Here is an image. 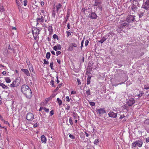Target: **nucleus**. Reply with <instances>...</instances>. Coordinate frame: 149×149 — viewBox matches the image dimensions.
I'll list each match as a JSON object with an SVG mask.
<instances>
[{"label": "nucleus", "mask_w": 149, "mask_h": 149, "mask_svg": "<svg viewBox=\"0 0 149 149\" xmlns=\"http://www.w3.org/2000/svg\"><path fill=\"white\" fill-rule=\"evenodd\" d=\"M76 93V92L74 91H72L71 92V94H74Z\"/></svg>", "instance_id": "59"}, {"label": "nucleus", "mask_w": 149, "mask_h": 149, "mask_svg": "<svg viewBox=\"0 0 149 149\" xmlns=\"http://www.w3.org/2000/svg\"><path fill=\"white\" fill-rule=\"evenodd\" d=\"M107 39V38H105L104 37H103L100 40L98 41V42L102 44Z\"/></svg>", "instance_id": "21"}, {"label": "nucleus", "mask_w": 149, "mask_h": 149, "mask_svg": "<svg viewBox=\"0 0 149 149\" xmlns=\"http://www.w3.org/2000/svg\"><path fill=\"white\" fill-rule=\"evenodd\" d=\"M39 32L40 30L39 29H35L32 31L33 36L35 40H36L37 39V37L39 34Z\"/></svg>", "instance_id": "4"}, {"label": "nucleus", "mask_w": 149, "mask_h": 149, "mask_svg": "<svg viewBox=\"0 0 149 149\" xmlns=\"http://www.w3.org/2000/svg\"><path fill=\"white\" fill-rule=\"evenodd\" d=\"M48 30L49 31L50 33H52L53 32V29L52 25H49L48 27Z\"/></svg>", "instance_id": "25"}, {"label": "nucleus", "mask_w": 149, "mask_h": 149, "mask_svg": "<svg viewBox=\"0 0 149 149\" xmlns=\"http://www.w3.org/2000/svg\"><path fill=\"white\" fill-rule=\"evenodd\" d=\"M53 49L56 51H57L58 49L57 46L56 45L55 46L53 47Z\"/></svg>", "instance_id": "52"}, {"label": "nucleus", "mask_w": 149, "mask_h": 149, "mask_svg": "<svg viewBox=\"0 0 149 149\" xmlns=\"http://www.w3.org/2000/svg\"><path fill=\"white\" fill-rule=\"evenodd\" d=\"M89 16L90 18L91 19H96L97 17L95 13L94 12L91 13L89 14Z\"/></svg>", "instance_id": "16"}, {"label": "nucleus", "mask_w": 149, "mask_h": 149, "mask_svg": "<svg viewBox=\"0 0 149 149\" xmlns=\"http://www.w3.org/2000/svg\"><path fill=\"white\" fill-rule=\"evenodd\" d=\"M1 81L0 80V81ZM0 86L2 87L3 89H7L8 88V87L7 86L5 85L3 83L0 82Z\"/></svg>", "instance_id": "19"}, {"label": "nucleus", "mask_w": 149, "mask_h": 149, "mask_svg": "<svg viewBox=\"0 0 149 149\" xmlns=\"http://www.w3.org/2000/svg\"><path fill=\"white\" fill-rule=\"evenodd\" d=\"M91 78V77H90L89 78V77H88L87 78V85H88L89 84H90V83L91 81H90V79Z\"/></svg>", "instance_id": "38"}, {"label": "nucleus", "mask_w": 149, "mask_h": 149, "mask_svg": "<svg viewBox=\"0 0 149 149\" xmlns=\"http://www.w3.org/2000/svg\"><path fill=\"white\" fill-rule=\"evenodd\" d=\"M57 48H58V50H61V45H60V44H58L57 45Z\"/></svg>", "instance_id": "45"}, {"label": "nucleus", "mask_w": 149, "mask_h": 149, "mask_svg": "<svg viewBox=\"0 0 149 149\" xmlns=\"http://www.w3.org/2000/svg\"><path fill=\"white\" fill-rule=\"evenodd\" d=\"M128 25V23H123L121 24L120 26V27L122 28H123Z\"/></svg>", "instance_id": "24"}, {"label": "nucleus", "mask_w": 149, "mask_h": 149, "mask_svg": "<svg viewBox=\"0 0 149 149\" xmlns=\"http://www.w3.org/2000/svg\"><path fill=\"white\" fill-rule=\"evenodd\" d=\"M136 145L138 146L139 147L142 146L143 144V141L142 140L140 139L136 141Z\"/></svg>", "instance_id": "14"}, {"label": "nucleus", "mask_w": 149, "mask_h": 149, "mask_svg": "<svg viewBox=\"0 0 149 149\" xmlns=\"http://www.w3.org/2000/svg\"><path fill=\"white\" fill-rule=\"evenodd\" d=\"M49 113H50V114L51 116H52L54 114V111L53 110H52V111H50Z\"/></svg>", "instance_id": "54"}, {"label": "nucleus", "mask_w": 149, "mask_h": 149, "mask_svg": "<svg viewBox=\"0 0 149 149\" xmlns=\"http://www.w3.org/2000/svg\"><path fill=\"white\" fill-rule=\"evenodd\" d=\"M135 102L134 99L133 98H130L129 100L127 102L128 105L129 106H131Z\"/></svg>", "instance_id": "9"}, {"label": "nucleus", "mask_w": 149, "mask_h": 149, "mask_svg": "<svg viewBox=\"0 0 149 149\" xmlns=\"http://www.w3.org/2000/svg\"><path fill=\"white\" fill-rule=\"evenodd\" d=\"M73 47H77V45L75 43H71L69 46L68 48V50L72 51L73 50Z\"/></svg>", "instance_id": "11"}, {"label": "nucleus", "mask_w": 149, "mask_h": 149, "mask_svg": "<svg viewBox=\"0 0 149 149\" xmlns=\"http://www.w3.org/2000/svg\"><path fill=\"white\" fill-rule=\"evenodd\" d=\"M41 139L42 142L45 143L46 142V139L45 136L44 135H42L41 136Z\"/></svg>", "instance_id": "20"}, {"label": "nucleus", "mask_w": 149, "mask_h": 149, "mask_svg": "<svg viewBox=\"0 0 149 149\" xmlns=\"http://www.w3.org/2000/svg\"><path fill=\"white\" fill-rule=\"evenodd\" d=\"M38 124H37V123H36L35 124H34V125H33V127L35 128V127H37V126H38Z\"/></svg>", "instance_id": "61"}, {"label": "nucleus", "mask_w": 149, "mask_h": 149, "mask_svg": "<svg viewBox=\"0 0 149 149\" xmlns=\"http://www.w3.org/2000/svg\"><path fill=\"white\" fill-rule=\"evenodd\" d=\"M95 2H96V4H97L98 5H100L102 3V1L101 0H95Z\"/></svg>", "instance_id": "28"}, {"label": "nucleus", "mask_w": 149, "mask_h": 149, "mask_svg": "<svg viewBox=\"0 0 149 149\" xmlns=\"http://www.w3.org/2000/svg\"><path fill=\"white\" fill-rule=\"evenodd\" d=\"M77 81L78 83V85H80L81 84V82L80 81V80L79 79H77Z\"/></svg>", "instance_id": "53"}, {"label": "nucleus", "mask_w": 149, "mask_h": 149, "mask_svg": "<svg viewBox=\"0 0 149 149\" xmlns=\"http://www.w3.org/2000/svg\"><path fill=\"white\" fill-rule=\"evenodd\" d=\"M145 12V11H143V12H140L139 14V17L140 18L141 17L144 15Z\"/></svg>", "instance_id": "26"}, {"label": "nucleus", "mask_w": 149, "mask_h": 149, "mask_svg": "<svg viewBox=\"0 0 149 149\" xmlns=\"http://www.w3.org/2000/svg\"><path fill=\"white\" fill-rule=\"evenodd\" d=\"M65 100L66 101L68 102H69L70 101V100L69 97L68 96H67L66 97Z\"/></svg>", "instance_id": "46"}, {"label": "nucleus", "mask_w": 149, "mask_h": 149, "mask_svg": "<svg viewBox=\"0 0 149 149\" xmlns=\"http://www.w3.org/2000/svg\"><path fill=\"white\" fill-rule=\"evenodd\" d=\"M52 17H54L56 15V13L54 10H53L52 12Z\"/></svg>", "instance_id": "36"}, {"label": "nucleus", "mask_w": 149, "mask_h": 149, "mask_svg": "<svg viewBox=\"0 0 149 149\" xmlns=\"http://www.w3.org/2000/svg\"><path fill=\"white\" fill-rule=\"evenodd\" d=\"M70 16V15L69 14V13H67L65 19H68V17H69Z\"/></svg>", "instance_id": "57"}, {"label": "nucleus", "mask_w": 149, "mask_h": 149, "mask_svg": "<svg viewBox=\"0 0 149 149\" xmlns=\"http://www.w3.org/2000/svg\"><path fill=\"white\" fill-rule=\"evenodd\" d=\"M61 54V52L60 51H57L56 52V56H58Z\"/></svg>", "instance_id": "51"}, {"label": "nucleus", "mask_w": 149, "mask_h": 149, "mask_svg": "<svg viewBox=\"0 0 149 149\" xmlns=\"http://www.w3.org/2000/svg\"><path fill=\"white\" fill-rule=\"evenodd\" d=\"M57 101L59 105H61L62 104V101L59 98H57Z\"/></svg>", "instance_id": "27"}, {"label": "nucleus", "mask_w": 149, "mask_h": 149, "mask_svg": "<svg viewBox=\"0 0 149 149\" xmlns=\"http://www.w3.org/2000/svg\"><path fill=\"white\" fill-rule=\"evenodd\" d=\"M134 15H129L127 17V21L128 22H134L135 20L134 18Z\"/></svg>", "instance_id": "5"}, {"label": "nucleus", "mask_w": 149, "mask_h": 149, "mask_svg": "<svg viewBox=\"0 0 149 149\" xmlns=\"http://www.w3.org/2000/svg\"><path fill=\"white\" fill-rule=\"evenodd\" d=\"M144 3L142 5V8L146 10H149V0H147L146 1L143 0Z\"/></svg>", "instance_id": "3"}, {"label": "nucleus", "mask_w": 149, "mask_h": 149, "mask_svg": "<svg viewBox=\"0 0 149 149\" xmlns=\"http://www.w3.org/2000/svg\"><path fill=\"white\" fill-rule=\"evenodd\" d=\"M28 65V67L29 68V70L31 72H32L35 73V72L34 70V69L33 68V67L32 66V65L30 63V62H29V64H27Z\"/></svg>", "instance_id": "17"}, {"label": "nucleus", "mask_w": 149, "mask_h": 149, "mask_svg": "<svg viewBox=\"0 0 149 149\" xmlns=\"http://www.w3.org/2000/svg\"><path fill=\"white\" fill-rule=\"evenodd\" d=\"M8 49H10L11 51H12L13 52V53H15V49H14L11 48V47H10V45H9L8 46Z\"/></svg>", "instance_id": "35"}, {"label": "nucleus", "mask_w": 149, "mask_h": 149, "mask_svg": "<svg viewBox=\"0 0 149 149\" xmlns=\"http://www.w3.org/2000/svg\"><path fill=\"white\" fill-rule=\"evenodd\" d=\"M57 62H58V63L59 64H61V61H60V60H59V59H57Z\"/></svg>", "instance_id": "62"}, {"label": "nucleus", "mask_w": 149, "mask_h": 149, "mask_svg": "<svg viewBox=\"0 0 149 149\" xmlns=\"http://www.w3.org/2000/svg\"><path fill=\"white\" fill-rule=\"evenodd\" d=\"M54 81L52 79L51 81H50V83L51 85L53 87H55V86H54Z\"/></svg>", "instance_id": "32"}, {"label": "nucleus", "mask_w": 149, "mask_h": 149, "mask_svg": "<svg viewBox=\"0 0 149 149\" xmlns=\"http://www.w3.org/2000/svg\"><path fill=\"white\" fill-rule=\"evenodd\" d=\"M45 15L41 16L40 17L37 18L36 21L37 22L36 26L39 24V23L41 24L44 22V19L45 17Z\"/></svg>", "instance_id": "1"}, {"label": "nucleus", "mask_w": 149, "mask_h": 149, "mask_svg": "<svg viewBox=\"0 0 149 149\" xmlns=\"http://www.w3.org/2000/svg\"><path fill=\"white\" fill-rule=\"evenodd\" d=\"M89 42V41L88 40H86L85 41V45L86 46L88 45V43Z\"/></svg>", "instance_id": "48"}, {"label": "nucleus", "mask_w": 149, "mask_h": 149, "mask_svg": "<svg viewBox=\"0 0 149 149\" xmlns=\"http://www.w3.org/2000/svg\"><path fill=\"white\" fill-rule=\"evenodd\" d=\"M146 142L147 143L149 142V137L146 138Z\"/></svg>", "instance_id": "64"}, {"label": "nucleus", "mask_w": 149, "mask_h": 149, "mask_svg": "<svg viewBox=\"0 0 149 149\" xmlns=\"http://www.w3.org/2000/svg\"><path fill=\"white\" fill-rule=\"evenodd\" d=\"M109 116L111 118H116L117 117V114L113 112L110 111L108 114Z\"/></svg>", "instance_id": "13"}, {"label": "nucleus", "mask_w": 149, "mask_h": 149, "mask_svg": "<svg viewBox=\"0 0 149 149\" xmlns=\"http://www.w3.org/2000/svg\"><path fill=\"white\" fill-rule=\"evenodd\" d=\"M144 88L145 89L147 90L149 89V85H147V86L145 85Z\"/></svg>", "instance_id": "47"}, {"label": "nucleus", "mask_w": 149, "mask_h": 149, "mask_svg": "<svg viewBox=\"0 0 149 149\" xmlns=\"http://www.w3.org/2000/svg\"><path fill=\"white\" fill-rule=\"evenodd\" d=\"M70 108V106L69 105H68L67 107L66 108V109L67 110H68Z\"/></svg>", "instance_id": "63"}, {"label": "nucleus", "mask_w": 149, "mask_h": 149, "mask_svg": "<svg viewBox=\"0 0 149 149\" xmlns=\"http://www.w3.org/2000/svg\"><path fill=\"white\" fill-rule=\"evenodd\" d=\"M96 111L99 115H101L104 113H106V111L103 108H100L99 109H96Z\"/></svg>", "instance_id": "7"}, {"label": "nucleus", "mask_w": 149, "mask_h": 149, "mask_svg": "<svg viewBox=\"0 0 149 149\" xmlns=\"http://www.w3.org/2000/svg\"><path fill=\"white\" fill-rule=\"evenodd\" d=\"M34 118V115L31 113H29L26 115V119L28 120H32Z\"/></svg>", "instance_id": "6"}, {"label": "nucleus", "mask_w": 149, "mask_h": 149, "mask_svg": "<svg viewBox=\"0 0 149 149\" xmlns=\"http://www.w3.org/2000/svg\"><path fill=\"white\" fill-rule=\"evenodd\" d=\"M53 37L54 39L56 38L58 40V36L55 34H54L53 36Z\"/></svg>", "instance_id": "39"}, {"label": "nucleus", "mask_w": 149, "mask_h": 149, "mask_svg": "<svg viewBox=\"0 0 149 149\" xmlns=\"http://www.w3.org/2000/svg\"><path fill=\"white\" fill-rule=\"evenodd\" d=\"M73 116L74 117V119L78 118L79 120V116L77 115V113L74 112L73 113Z\"/></svg>", "instance_id": "23"}, {"label": "nucleus", "mask_w": 149, "mask_h": 149, "mask_svg": "<svg viewBox=\"0 0 149 149\" xmlns=\"http://www.w3.org/2000/svg\"><path fill=\"white\" fill-rule=\"evenodd\" d=\"M30 88L28 86L24 84L22 86L21 88V90L22 92L23 93L25 91H27Z\"/></svg>", "instance_id": "8"}, {"label": "nucleus", "mask_w": 149, "mask_h": 149, "mask_svg": "<svg viewBox=\"0 0 149 149\" xmlns=\"http://www.w3.org/2000/svg\"><path fill=\"white\" fill-rule=\"evenodd\" d=\"M69 121L71 125H72L73 124V122L72 121V118L71 117H70L69 119Z\"/></svg>", "instance_id": "34"}, {"label": "nucleus", "mask_w": 149, "mask_h": 149, "mask_svg": "<svg viewBox=\"0 0 149 149\" xmlns=\"http://www.w3.org/2000/svg\"><path fill=\"white\" fill-rule=\"evenodd\" d=\"M69 137L72 139H74L75 138V136L71 134H70L69 135Z\"/></svg>", "instance_id": "37"}, {"label": "nucleus", "mask_w": 149, "mask_h": 149, "mask_svg": "<svg viewBox=\"0 0 149 149\" xmlns=\"http://www.w3.org/2000/svg\"><path fill=\"white\" fill-rule=\"evenodd\" d=\"M99 142V140L98 139H96L95 140L94 142V143L95 144L97 145V143Z\"/></svg>", "instance_id": "30"}, {"label": "nucleus", "mask_w": 149, "mask_h": 149, "mask_svg": "<svg viewBox=\"0 0 149 149\" xmlns=\"http://www.w3.org/2000/svg\"><path fill=\"white\" fill-rule=\"evenodd\" d=\"M4 11V9L3 8L0 7V12H2Z\"/></svg>", "instance_id": "49"}, {"label": "nucleus", "mask_w": 149, "mask_h": 149, "mask_svg": "<svg viewBox=\"0 0 149 149\" xmlns=\"http://www.w3.org/2000/svg\"><path fill=\"white\" fill-rule=\"evenodd\" d=\"M45 111L48 113L49 111V109H48L46 108H44Z\"/></svg>", "instance_id": "55"}, {"label": "nucleus", "mask_w": 149, "mask_h": 149, "mask_svg": "<svg viewBox=\"0 0 149 149\" xmlns=\"http://www.w3.org/2000/svg\"><path fill=\"white\" fill-rule=\"evenodd\" d=\"M21 70L27 76H30L29 71L27 69H22Z\"/></svg>", "instance_id": "15"}, {"label": "nucleus", "mask_w": 149, "mask_h": 149, "mask_svg": "<svg viewBox=\"0 0 149 149\" xmlns=\"http://www.w3.org/2000/svg\"><path fill=\"white\" fill-rule=\"evenodd\" d=\"M50 56V53L49 52H47L46 54V58L48 59L49 58Z\"/></svg>", "instance_id": "29"}, {"label": "nucleus", "mask_w": 149, "mask_h": 149, "mask_svg": "<svg viewBox=\"0 0 149 149\" xmlns=\"http://www.w3.org/2000/svg\"><path fill=\"white\" fill-rule=\"evenodd\" d=\"M66 32L67 34V37H68L69 36H71V34L70 32L69 31H66Z\"/></svg>", "instance_id": "41"}, {"label": "nucleus", "mask_w": 149, "mask_h": 149, "mask_svg": "<svg viewBox=\"0 0 149 149\" xmlns=\"http://www.w3.org/2000/svg\"><path fill=\"white\" fill-rule=\"evenodd\" d=\"M67 27L68 29H70V24L68 23L67 24Z\"/></svg>", "instance_id": "60"}, {"label": "nucleus", "mask_w": 149, "mask_h": 149, "mask_svg": "<svg viewBox=\"0 0 149 149\" xmlns=\"http://www.w3.org/2000/svg\"><path fill=\"white\" fill-rule=\"evenodd\" d=\"M62 6V4L60 3H58L57 5L56 6V11L58 12L59 10L61 9V8Z\"/></svg>", "instance_id": "18"}, {"label": "nucleus", "mask_w": 149, "mask_h": 149, "mask_svg": "<svg viewBox=\"0 0 149 149\" xmlns=\"http://www.w3.org/2000/svg\"><path fill=\"white\" fill-rule=\"evenodd\" d=\"M125 117L124 115H121L120 116V117L119 118V119H123V118H124Z\"/></svg>", "instance_id": "58"}, {"label": "nucleus", "mask_w": 149, "mask_h": 149, "mask_svg": "<svg viewBox=\"0 0 149 149\" xmlns=\"http://www.w3.org/2000/svg\"><path fill=\"white\" fill-rule=\"evenodd\" d=\"M43 61L44 62V63L45 64H48L49 63V62L48 61H47L45 59H44L43 60Z\"/></svg>", "instance_id": "43"}, {"label": "nucleus", "mask_w": 149, "mask_h": 149, "mask_svg": "<svg viewBox=\"0 0 149 149\" xmlns=\"http://www.w3.org/2000/svg\"><path fill=\"white\" fill-rule=\"evenodd\" d=\"M50 66L51 69L53 70L54 69L53 68V62L50 63Z\"/></svg>", "instance_id": "31"}, {"label": "nucleus", "mask_w": 149, "mask_h": 149, "mask_svg": "<svg viewBox=\"0 0 149 149\" xmlns=\"http://www.w3.org/2000/svg\"><path fill=\"white\" fill-rule=\"evenodd\" d=\"M86 93L87 95H91L90 91L89 89H88L86 91Z\"/></svg>", "instance_id": "40"}, {"label": "nucleus", "mask_w": 149, "mask_h": 149, "mask_svg": "<svg viewBox=\"0 0 149 149\" xmlns=\"http://www.w3.org/2000/svg\"><path fill=\"white\" fill-rule=\"evenodd\" d=\"M55 97V95H51L50 97L49 98L50 99H52V98H53L54 97Z\"/></svg>", "instance_id": "56"}, {"label": "nucleus", "mask_w": 149, "mask_h": 149, "mask_svg": "<svg viewBox=\"0 0 149 149\" xmlns=\"http://www.w3.org/2000/svg\"><path fill=\"white\" fill-rule=\"evenodd\" d=\"M137 8L136 5L133 4L131 7L130 10L131 13L133 14V13H132V12L133 11L134 12H136L137 11Z\"/></svg>", "instance_id": "12"}, {"label": "nucleus", "mask_w": 149, "mask_h": 149, "mask_svg": "<svg viewBox=\"0 0 149 149\" xmlns=\"http://www.w3.org/2000/svg\"><path fill=\"white\" fill-rule=\"evenodd\" d=\"M4 79L7 83H9L11 82L10 78L9 77H4Z\"/></svg>", "instance_id": "22"}, {"label": "nucleus", "mask_w": 149, "mask_h": 149, "mask_svg": "<svg viewBox=\"0 0 149 149\" xmlns=\"http://www.w3.org/2000/svg\"><path fill=\"white\" fill-rule=\"evenodd\" d=\"M28 3L27 0H25L24 1V6H26Z\"/></svg>", "instance_id": "42"}, {"label": "nucleus", "mask_w": 149, "mask_h": 149, "mask_svg": "<svg viewBox=\"0 0 149 149\" xmlns=\"http://www.w3.org/2000/svg\"><path fill=\"white\" fill-rule=\"evenodd\" d=\"M89 104L91 106H94L95 105V103L94 102H89Z\"/></svg>", "instance_id": "44"}, {"label": "nucleus", "mask_w": 149, "mask_h": 149, "mask_svg": "<svg viewBox=\"0 0 149 149\" xmlns=\"http://www.w3.org/2000/svg\"><path fill=\"white\" fill-rule=\"evenodd\" d=\"M23 93L27 98H30L32 96V93L30 89H28L26 91H25Z\"/></svg>", "instance_id": "2"}, {"label": "nucleus", "mask_w": 149, "mask_h": 149, "mask_svg": "<svg viewBox=\"0 0 149 149\" xmlns=\"http://www.w3.org/2000/svg\"><path fill=\"white\" fill-rule=\"evenodd\" d=\"M132 147H135L136 146V141H135L133 142V143L132 144Z\"/></svg>", "instance_id": "33"}, {"label": "nucleus", "mask_w": 149, "mask_h": 149, "mask_svg": "<svg viewBox=\"0 0 149 149\" xmlns=\"http://www.w3.org/2000/svg\"><path fill=\"white\" fill-rule=\"evenodd\" d=\"M17 79H16L14 81L12 84L10 85V87H14L18 86L19 83Z\"/></svg>", "instance_id": "10"}, {"label": "nucleus", "mask_w": 149, "mask_h": 149, "mask_svg": "<svg viewBox=\"0 0 149 149\" xmlns=\"http://www.w3.org/2000/svg\"><path fill=\"white\" fill-rule=\"evenodd\" d=\"M84 43V40H83L81 42V48L82 49V48L83 47V45Z\"/></svg>", "instance_id": "50"}]
</instances>
